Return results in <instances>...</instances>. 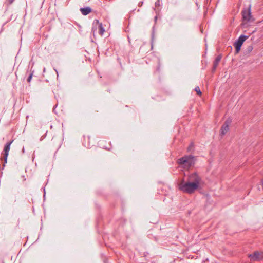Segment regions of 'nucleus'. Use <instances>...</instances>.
<instances>
[{
    "mask_svg": "<svg viewBox=\"0 0 263 263\" xmlns=\"http://www.w3.org/2000/svg\"><path fill=\"white\" fill-rule=\"evenodd\" d=\"M202 181L201 177L196 172L187 175L186 180L183 179L178 184V189L183 193L193 194L197 190Z\"/></svg>",
    "mask_w": 263,
    "mask_h": 263,
    "instance_id": "obj_1",
    "label": "nucleus"
},
{
    "mask_svg": "<svg viewBox=\"0 0 263 263\" xmlns=\"http://www.w3.org/2000/svg\"><path fill=\"white\" fill-rule=\"evenodd\" d=\"M195 161V157L190 155H185L178 159L177 162L179 165H181L184 169L189 170L194 165Z\"/></svg>",
    "mask_w": 263,
    "mask_h": 263,
    "instance_id": "obj_2",
    "label": "nucleus"
},
{
    "mask_svg": "<svg viewBox=\"0 0 263 263\" xmlns=\"http://www.w3.org/2000/svg\"><path fill=\"white\" fill-rule=\"evenodd\" d=\"M248 36L241 35H240L237 40L234 43V46L236 49V53H238L241 49V47L245 41L248 38Z\"/></svg>",
    "mask_w": 263,
    "mask_h": 263,
    "instance_id": "obj_3",
    "label": "nucleus"
},
{
    "mask_svg": "<svg viewBox=\"0 0 263 263\" xmlns=\"http://www.w3.org/2000/svg\"><path fill=\"white\" fill-rule=\"evenodd\" d=\"M248 257L250 259L251 261H260L263 259V252L255 251L253 254H249Z\"/></svg>",
    "mask_w": 263,
    "mask_h": 263,
    "instance_id": "obj_4",
    "label": "nucleus"
},
{
    "mask_svg": "<svg viewBox=\"0 0 263 263\" xmlns=\"http://www.w3.org/2000/svg\"><path fill=\"white\" fill-rule=\"evenodd\" d=\"M231 122L232 121L230 119H228L225 121L220 128V134L221 136H224L229 130V126Z\"/></svg>",
    "mask_w": 263,
    "mask_h": 263,
    "instance_id": "obj_5",
    "label": "nucleus"
},
{
    "mask_svg": "<svg viewBox=\"0 0 263 263\" xmlns=\"http://www.w3.org/2000/svg\"><path fill=\"white\" fill-rule=\"evenodd\" d=\"M242 14L243 21L246 22L253 21V20H252L251 13V5H249V7L247 9L243 10L242 11Z\"/></svg>",
    "mask_w": 263,
    "mask_h": 263,
    "instance_id": "obj_6",
    "label": "nucleus"
},
{
    "mask_svg": "<svg viewBox=\"0 0 263 263\" xmlns=\"http://www.w3.org/2000/svg\"><path fill=\"white\" fill-rule=\"evenodd\" d=\"M13 142V140L10 142H7L4 148V159H5V162L7 163V157L9 154V152L10 149V145Z\"/></svg>",
    "mask_w": 263,
    "mask_h": 263,
    "instance_id": "obj_7",
    "label": "nucleus"
},
{
    "mask_svg": "<svg viewBox=\"0 0 263 263\" xmlns=\"http://www.w3.org/2000/svg\"><path fill=\"white\" fill-rule=\"evenodd\" d=\"M83 143L84 146L89 148L91 146L90 137L89 135H85L83 137Z\"/></svg>",
    "mask_w": 263,
    "mask_h": 263,
    "instance_id": "obj_8",
    "label": "nucleus"
},
{
    "mask_svg": "<svg viewBox=\"0 0 263 263\" xmlns=\"http://www.w3.org/2000/svg\"><path fill=\"white\" fill-rule=\"evenodd\" d=\"M222 58V55L221 54L218 55L217 56V57L215 58V60L213 62V65L212 67V72H214L219 63L221 59Z\"/></svg>",
    "mask_w": 263,
    "mask_h": 263,
    "instance_id": "obj_9",
    "label": "nucleus"
},
{
    "mask_svg": "<svg viewBox=\"0 0 263 263\" xmlns=\"http://www.w3.org/2000/svg\"><path fill=\"white\" fill-rule=\"evenodd\" d=\"M95 22H96V24L99 25V34L101 35H103L104 34V32L105 31V30H104V28L103 27L102 24L101 23H99V21L98 20H95Z\"/></svg>",
    "mask_w": 263,
    "mask_h": 263,
    "instance_id": "obj_10",
    "label": "nucleus"
},
{
    "mask_svg": "<svg viewBox=\"0 0 263 263\" xmlns=\"http://www.w3.org/2000/svg\"><path fill=\"white\" fill-rule=\"evenodd\" d=\"M92 11V9L90 7H85V8H81L80 9V11L81 12L82 14L84 15H86L88 14L89 13H90Z\"/></svg>",
    "mask_w": 263,
    "mask_h": 263,
    "instance_id": "obj_11",
    "label": "nucleus"
},
{
    "mask_svg": "<svg viewBox=\"0 0 263 263\" xmlns=\"http://www.w3.org/2000/svg\"><path fill=\"white\" fill-rule=\"evenodd\" d=\"M33 71L32 72H31L30 73H29V75L27 79V82L28 83H30L31 82V79H32V76H33Z\"/></svg>",
    "mask_w": 263,
    "mask_h": 263,
    "instance_id": "obj_12",
    "label": "nucleus"
},
{
    "mask_svg": "<svg viewBox=\"0 0 263 263\" xmlns=\"http://www.w3.org/2000/svg\"><path fill=\"white\" fill-rule=\"evenodd\" d=\"M195 90L196 91L197 94H198L199 95H201L202 94V92L198 86H197L195 87Z\"/></svg>",
    "mask_w": 263,
    "mask_h": 263,
    "instance_id": "obj_13",
    "label": "nucleus"
},
{
    "mask_svg": "<svg viewBox=\"0 0 263 263\" xmlns=\"http://www.w3.org/2000/svg\"><path fill=\"white\" fill-rule=\"evenodd\" d=\"M14 0H6L5 4L6 5L9 6L11 5L14 2Z\"/></svg>",
    "mask_w": 263,
    "mask_h": 263,
    "instance_id": "obj_14",
    "label": "nucleus"
},
{
    "mask_svg": "<svg viewBox=\"0 0 263 263\" xmlns=\"http://www.w3.org/2000/svg\"><path fill=\"white\" fill-rule=\"evenodd\" d=\"M193 147H194V144H193V143H191V144L189 145V146L187 148V152H190Z\"/></svg>",
    "mask_w": 263,
    "mask_h": 263,
    "instance_id": "obj_15",
    "label": "nucleus"
},
{
    "mask_svg": "<svg viewBox=\"0 0 263 263\" xmlns=\"http://www.w3.org/2000/svg\"><path fill=\"white\" fill-rule=\"evenodd\" d=\"M160 65L159 64H158L157 67V69H156V71H158V72H159L160 71Z\"/></svg>",
    "mask_w": 263,
    "mask_h": 263,
    "instance_id": "obj_16",
    "label": "nucleus"
},
{
    "mask_svg": "<svg viewBox=\"0 0 263 263\" xmlns=\"http://www.w3.org/2000/svg\"><path fill=\"white\" fill-rule=\"evenodd\" d=\"M142 4H143V2H140L139 3V5H139V6H140H140H142Z\"/></svg>",
    "mask_w": 263,
    "mask_h": 263,
    "instance_id": "obj_17",
    "label": "nucleus"
},
{
    "mask_svg": "<svg viewBox=\"0 0 263 263\" xmlns=\"http://www.w3.org/2000/svg\"><path fill=\"white\" fill-rule=\"evenodd\" d=\"M253 48L252 46H250L249 48V51H251L252 50Z\"/></svg>",
    "mask_w": 263,
    "mask_h": 263,
    "instance_id": "obj_18",
    "label": "nucleus"
},
{
    "mask_svg": "<svg viewBox=\"0 0 263 263\" xmlns=\"http://www.w3.org/2000/svg\"><path fill=\"white\" fill-rule=\"evenodd\" d=\"M22 152H23V153H24V152H25L24 148H23Z\"/></svg>",
    "mask_w": 263,
    "mask_h": 263,
    "instance_id": "obj_19",
    "label": "nucleus"
},
{
    "mask_svg": "<svg viewBox=\"0 0 263 263\" xmlns=\"http://www.w3.org/2000/svg\"><path fill=\"white\" fill-rule=\"evenodd\" d=\"M262 187H263V180L262 181Z\"/></svg>",
    "mask_w": 263,
    "mask_h": 263,
    "instance_id": "obj_20",
    "label": "nucleus"
}]
</instances>
